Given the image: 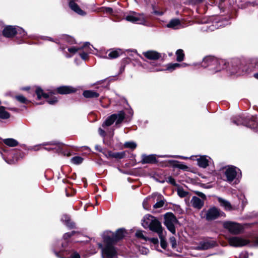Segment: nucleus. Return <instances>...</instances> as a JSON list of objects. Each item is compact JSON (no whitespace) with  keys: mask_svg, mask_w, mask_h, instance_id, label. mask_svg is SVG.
Returning <instances> with one entry per match:
<instances>
[{"mask_svg":"<svg viewBox=\"0 0 258 258\" xmlns=\"http://www.w3.org/2000/svg\"><path fill=\"white\" fill-rule=\"evenodd\" d=\"M3 142L7 146L10 147H14L18 145V141L12 138L4 139Z\"/></svg>","mask_w":258,"mask_h":258,"instance_id":"7c9ffc66","label":"nucleus"},{"mask_svg":"<svg viewBox=\"0 0 258 258\" xmlns=\"http://www.w3.org/2000/svg\"><path fill=\"white\" fill-rule=\"evenodd\" d=\"M216 245V242L213 240H208L200 242L198 249L205 250L214 247Z\"/></svg>","mask_w":258,"mask_h":258,"instance_id":"ddd939ff","label":"nucleus"},{"mask_svg":"<svg viewBox=\"0 0 258 258\" xmlns=\"http://www.w3.org/2000/svg\"><path fill=\"white\" fill-rule=\"evenodd\" d=\"M228 241L230 245L234 247H241L248 244L249 241L242 237L232 236L228 238Z\"/></svg>","mask_w":258,"mask_h":258,"instance_id":"9d476101","label":"nucleus"},{"mask_svg":"<svg viewBox=\"0 0 258 258\" xmlns=\"http://www.w3.org/2000/svg\"><path fill=\"white\" fill-rule=\"evenodd\" d=\"M135 236L141 240L145 241H147L149 240V238L147 235V233L145 231L141 230H138L135 233Z\"/></svg>","mask_w":258,"mask_h":258,"instance_id":"b1692460","label":"nucleus"},{"mask_svg":"<svg viewBox=\"0 0 258 258\" xmlns=\"http://www.w3.org/2000/svg\"><path fill=\"white\" fill-rule=\"evenodd\" d=\"M171 162L173 163V166L179 169L186 170L188 168V167L186 165L178 161H172Z\"/></svg>","mask_w":258,"mask_h":258,"instance_id":"c9c22d12","label":"nucleus"},{"mask_svg":"<svg viewBox=\"0 0 258 258\" xmlns=\"http://www.w3.org/2000/svg\"><path fill=\"white\" fill-rule=\"evenodd\" d=\"M115 115L112 114L109 116L103 123L102 127L105 128L106 126H109L113 124L115 121L114 117H115Z\"/></svg>","mask_w":258,"mask_h":258,"instance_id":"2f4dec72","label":"nucleus"},{"mask_svg":"<svg viewBox=\"0 0 258 258\" xmlns=\"http://www.w3.org/2000/svg\"><path fill=\"white\" fill-rule=\"evenodd\" d=\"M144 55L151 60H156L160 58V55L156 51L150 50L143 53Z\"/></svg>","mask_w":258,"mask_h":258,"instance_id":"4be33fe9","label":"nucleus"},{"mask_svg":"<svg viewBox=\"0 0 258 258\" xmlns=\"http://www.w3.org/2000/svg\"><path fill=\"white\" fill-rule=\"evenodd\" d=\"M48 145H51L53 147L50 148H47L45 147L44 148V149H45L47 151H50L51 150H53L56 152L59 153L61 152V145L56 142H45L40 145H37L33 147H30L29 148V150H34V151H38L40 149L41 146H45Z\"/></svg>","mask_w":258,"mask_h":258,"instance_id":"0eeeda50","label":"nucleus"},{"mask_svg":"<svg viewBox=\"0 0 258 258\" xmlns=\"http://www.w3.org/2000/svg\"><path fill=\"white\" fill-rule=\"evenodd\" d=\"M81 48L79 47H72L68 48V51L72 54H74L76 53L78 50H80Z\"/></svg>","mask_w":258,"mask_h":258,"instance_id":"de8ad7c7","label":"nucleus"},{"mask_svg":"<svg viewBox=\"0 0 258 258\" xmlns=\"http://www.w3.org/2000/svg\"><path fill=\"white\" fill-rule=\"evenodd\" d=\"M239 200L241 201L242 206L244 207L247 204V200L245 199L244 195H240L239 197Z\"/></svg>","mask_w":258,"mask_h":258,"instance_id":"603ef678","label":"nucleus"},{"mask_svg":"<svg viewBox=\"0 0 258 258\" xmlns=\"http://www.w3.org/2000/svg\"><path fill=\"white\" fill-rule=\"evenodd\" d=\"M220 26V25H219L218 24V23H217V24H216L215 25H212L210 26L208 29H209V30H210V31H214L215 29L218 28L219 26Z\"/></svg>","mask_w":258,"mask_h":258,"instance_id":"4d7b16f0","label":"nucleus"},{"mask_svg":"<svg viewBox=\"0 0 258 258\" xmlns=\"http://www.w3.org/2000/svg\"><path fill=\"white\" fill-rule=\"evenodd\" d=\"M125 155V153L124 152H113V158L120 159L123 158Z\"/></svg>","mask_w":258,"mask_h":258,"instance_id":"ea45409f","label":"nucleus"},{"mask_svg":"<svg viewBox=\"0 0 258 258\" xmlns=\"http://www.w3.org/2000/svg\"><path fill=\"white\" fill-rule=\"evenodd\" d=\"M152 198L155 199L157 198V203L153 206L155 209L160 208L163 206L164 204V200L161 194L155 193L152 195Z\"/></svg>","mask_w":258,"mask_h":258,"instance_id":"aec40b11","label":"nucleus"},{"mask_svg":"<svg viewBox=\"0 0 258 258\" xmlns=\"http://www.w3.org/2000/svg\"><path fill=\"white\" fill-rule=\"evenodd\" d=\"M55 255L59 258H80V254L76 252H73L70 257H68L66 255V253L61 250L60 251L57 252L56 250L54 251Z\"/></svg>","mask_w":258,"mask_h":258,"instance_id":"412c9836","label":"nucleus"},{"mask_svg":"<svg viewBox=\"0 0 258 258\" xmlns=\"http://www.w3.org/2000/svg\"><path fill=\"white\" fill-rule=\"evenodd\" d=\"M83 96L87 98H97L99 97V93L93 90H86L83 92Z\"/></svg>","mask_w":258,"mask_h":258,"instance_id":"c85d7f7f","label":"nucleus"},{"mask_svg":"<svg viewBox=\"0 0 258 258\" xmlns=\"http://www.w3.org/2000/svg\"><path fill=\"white\" fill-rule=\"evenodd\" d=\"M83 161V158L80 156H75L71 159V162L74 164H80Z\"/></svg>","mask_w":258,"mask_h":258,"instance_id":"a19ab883","label":"nucleus"},{"mask_svg":"<svg viewBox=\"0 0 258 258\" xmlns=\"http://www.w3.org/2000/svg\"><path fill=\"white\" fill-rule=\"evenodd\" d=\"M139 251L141 254H147L149 252V250L148 248L142 246L139 247Z\"/></svg>","mask_w":258,"mask_h":258,"instance_id":"09e8293b","label":"nucleus"},{"mask_svg":"<svg viewBox=\"0 0 258 258\" xmlns=\"http://www.w3.org/2000/svg\"><path fill=\"white\" fill-rule=\"evenodd\" d=\"M159 157L165 158V157H174V158H179L181 159H187V157L181 156H170V155H158Z\"/></svg>","mask_w":258,"mask_h":258,"instance_id":"3c124183","label":"nucleus"},{"mask_svg":"<svg viewBox=\"0 0 258 258\" xmlns=\"http://www.w3.org/2000/svg\"><path fill=\"white\" fill-rule=\"evenodd\" d=\"M36 94L37 96V98L40 99L42 97L47 98L49 97V95L43 92V90L39 87H38L36 91Z\"/></svg>","mask_w":258,"mask_h":258,"instance_id":"473e14b6","label":"nucleus"},{"mask_svg":"<svg viewBox=\"0 0 258 258\" xmlns=\"http://www.w3.org/2000/svg\"><path fill=\"white\" fill-rule=\"evenodd\" d=\"M142 225L145 228H149L151 231L159 234L162 229L161 223L151 215H146L142 221Z\"/></svg>","mask_w":258,"mask_h":258,"instance_id":"20e7f679","label":"nucleus"},{"mask_svg":"<svg viewBox=\"0 0 258 258\" xmlns=\"http://www.w3.org/2000/svg\"><path fill=\"white\" fill-rule=\"evenodd\" d=\"M229 70L232 74L237 75H242L244 73L243 70V65L240 61L237 59H234L231 62L230 67L228 64Z\"/></svg>","mask_w":258,"mask_h":258,"instance_id":"1a4fd4ad","label":"nucleus"},{"mask_svg":"<svg viewBox=\"0 0 258 258\" xmlns=\"http://www.w3.org/2000/svg\"><path fill=\"white\" fill-rule=\"evenodd\" d=\"M15 98L20 102L22 103H27L28 100L23 95H17L15 97Z\"/></svg>","mask_w":258,"mask_h":258,"instance_id":"a18cd8bd","label":"nucleus"},{"mask_svg":"<svg viewBox=\"0 0 258 258\" xmlns=\"http://www.w3.org/2000/svg\"><path fill=\"white\" fill-rule=\"evenodd\" d=\"M218 200L220 205L223 207L225 210L229 211L233 210L232 206L228 201L221 198H219Z\"/></svg>","mask_w":258,"mask_h":258,"instance_id":"393cba45","label":"nucleus"},{"mask_svg":"<svg viewBox=\"0 0 258 258\" xmlns=\"http://www.w3.org/2000/svg\"><path fill=\"white\" fill-rule=\"evenodd\" d=\"M148 241H150L152 243H153L155 244L158 243V239L157 238H149V240H148Z\"/></svg>","mask_w":258,"mask_h":258,"instance_id":"bf43d9fd","label":"nucleus"},{"mask_svg":"<svg viewBox=\"0 0 258 258\" xmlns=\"http://www.w3.org/2000/svg\"><path fill=\"white\" fill-rule=\"evenodd\" d=\"M204 200L200 199L197 197L194 196L190 201L192 207L198 210L201 209L204 206Z\"/></svg>","mask_w":258,"mask_h":258,"instance_id":"dca6fc26","label":"nucleus"},{"mask_svg":"<svg viewBox=\"0 0 258 258\" xmlns=\"http://www.w3.org/2000/svg\"><path fill=\"white\" fill-rule=\"evenodd\" d=\"M112 9L111 8H106L107 12L111 13V12H112Z\"/></svg>","mask_w":258,"mask_h":258,"instance_id":"0e129e2a","label":"nucleus"},{"mask_svg":"<svg viewBox=\"0 0 258 258\" xmlns=\"http://www.w3.org/2000/svg\"><path fill=\"white\" fill-rule=\"evenodd\" d=\"M202 66L208 68L211 73H215L227 67L225 60L213 56L205 57L202 61Z\"/></svg>","mask_w":258,"mask_h":258,"instance_id":"f03ea898","label":"nucleus"},{"mask_svg":"<svg viewBox=\"0 0 258 258\" xmlns=\"http://www.w3.org/2000/svg\"><path fill=\"white\" fill-rule=\"evenodd\" d=\"M113 115H116L114 119L116 125L122 122L125 117L124 112L122 111H120L117 113H114Z\"/></svg>","mask_w":258,"mask_h":258,"instance_id":"bb28decb","label":"nucleus"},{"mask_svg":"<svg viewBox=\"0 0 258 258\" xmlns=\"http://www.w3.org/2000/svg\"><path fill=\"white\" fill-rule=\"evenodd\" d=\"M95 148L96 150H97L100 152H102V150H101L100 147L99 146H96Z\"/></svg>","mask_w":258,"mask_h":258,"instance_id":"69168bd1","label":"nucleus"},{"mask_svg":"<svg viewBox=\"0 0 258 258\" xmlns=\"http://www.w3.org/2000/svg\"><path fill=\"white\" fill-rule=\"evenodd\" d=\"M160 239V245L162 248L165 249L167 247V242L166 240L164 239V236L163 234V229H161V233L159 234H158Z\"/></svg>","mask_w":258,"mask_h":258,"instance_id":"f704fd0d","label":"nucleus"},{"mask_svg":"<svg viewBox=\"0 0 258 258\" xmlns=\"http://www.w3.org/2000/svg\"><path fill=\"white\" fill-rule=\"evenodd\" d=\"M157 162L155 155H146L143 154L142 156L141 163L142 164H154Z\"/></svg>","mask_w":258,"mask_h":258,"instance_id":"2eb2a0df","label":"nucleus"},{"mask_svg":"<svg viewBox=\"0 0 258 258\" xmlns=\"http://www.w3.org/2000/svg\"><path fill=\"white\" fill-rule=\"evenodd\" d=\"M124 147L125 148L134 150L137 147V144L134 142H126L124 144Z\"/></svg>","mask_w":258,"mask_h":258,"instance_id":"58836bf2","label":"nucleus"},{"mask_svg":"<svg viewBox=\"0 0 258 258\" xmlns=\"http://www.w3.org/2000/svg\"><path fill=\"white\" fill-rule=\"evenodd\" d=\"M124 19L128 22L139 24L145 25L147 18L143 14L130 12L124 15Z\"/></svg>","mask_w":258,"mask_h":258,"instance_id":"423d86ee","label":"nucleus"},{"mask_svg":"<svg viewBox=\"0 0 258 258\" xmlns=\"http://www.w3.org/2000/svg\"><path fill=\"white\" fill-rule=\"evenodd\" d=\"M195 192L198 196H199L200 197H201L202 198V200H206V197L204 194H203V192H201L200 191H197Z\"/></svg>","mask_w":258,"mask_h":258,"instance_id":"6e6d98bb","label":"nucleus"},{"mask_svg":"<svg viewBox=\"0 0 258 258\" xmlns=\"http://www.w3.org/2000/svg\"><path fill=\"white\" fill-rule=\"evenodd\" d=\"M98 133L99 134V135L102 137H104L106 135V133H105V132L104 130H103L102 128H99L98 129Z\"/></svg>","mask_w":258,"mask_h":258,"instance_id":"13d9d810","label":"nucleus"},{"mask_svg":"<svg viewBox=\"0 0 258 258\" xmlns=\"http://www.w3.org/2000/svg\"><path fill=\"white\" fill-rule=\"evenodd\" d=\"M180 66V64L178 63H170L167 65L166 70L172 72L173 70H174L175 69H176L177 68H179Z\"/></svg>","mask_w":258,"mask_h":258,"instance_id":"79ce46f5","label":"nucleus"},{"mask_svg":"<svg viewBox=\"0 0 258 258\" xmlns=\"http://www.w3.org/2000/svg\"><path fill=\"white\" fill-rule=\"evenodd\" d=\"M223 172L224 174L223 180L229 183L232 182L235 184L238 183L242 176L241 170L238 168L232 165L224 167L223 168Z\"/></svg>","mask_w":258,"mask_h":258,"instance_id":"7ed1b4c3","label":"nucleus"},{"mask_svg":"<svg viewBox=\"0 0 258 258\" xmlns=\"http://www.w3.org/2000/svg\"><path fill=\"white\" fill-rule=\"evenodd\" d=\"M122 51L120 49L118 50H112L108 51V56H106V58L113 59L118 57L121 54Z\"/></svg>","mask_w":258,"mask_h":258,"instance_id":"cd10ccee","label":"nucleus"},{"mask_svg":"<svg viewBox=\"0 0 258 258\" xmlns=\"http://www.w3.org/2000/svg\"><path fill=\"white\" fill-rule=\"evenodd\" d=\"M16 33H17L16 27L11 26L6 27L3 31V36L7 38L13 37L16 35Z\"/></svg>","mask_w":258,"mask_h":258,"instance_id":"4468645a","label":"nucleus"},{"mask_svg":"<svg viewBox=\"0 0 258 258\" xmlns=\"http://www.w3.org/2000/svg\"><path fill=\"white\" fill-rule=\"evenodd\" d=\"M56 91L60 94H68L76 92V89L71 86H62L58 87Z\"/></svg>","mask_w":258,"mask_h":258,"instance_id":"f3484780","label":"nucleus"},{"mask_svg":"<svg viewBox=\"0 0 258 258\" xmlns=\"http://www.w3.org/2000/svg\"><path fill=\"white\" fill-rule=\"evenodd\" d=\"M75 233V232L74 231L71 232H68V233H65L64 235H63V238L64 239H67L69 238H70L71 236H72L73 235H74V234Z\"/></svg>","mask_w":258,"mask_h":258,"instance_id":"5fc2aeb1","label":"nucleus"},{"mask_svg":"<svg viewBox=\"0 0 258 258\" xmlns=\"http://www.w3.org/2000/svg\"><path fill=\"white\" fill-rule=\"evenodd\" d=\"M166 27L173 29H178L183 28L180 21L178 19H173L170 21L167 24Z\"/></svg>","mask_w":258,"mask_h":258,"instance_id":"a211bd4d","label":"nucleus"},{"mask_svg":"<svg viewBox=\"0 0 258 258\" xmlns=\"http://www.w3.org/2000/svg\"><path fill=\"white\" fill-rule=\"evenodd\" d=\"M176 60L178 61H181L183 60L184 57V54L183 51L182 49H178L176 52Z\"/></svg>","mask_w":258,"mask_h":258,"instance_id":"e433bc0d","label":"nucleus"},{"mask_svg":"<svg viewBox=\"0 0 258 258\" xmlns=\"http://www.w3.org/2000/svg\"><path fill=\"white\" fill-rule=\"evenodd\" d=\"M169 241L171 244V246L173 248H175L176 247V240L174 236H172L169 239Z\"/></svg>","mask_w":258,"mask_h":258,"instance_id":"49530a36","label":"nucleus"},{"mask_svg":"<svg viewBox=\"0 0 258 258\" xmlns=\"http://www.w3.org/2000/svg\"><path fill=\"white\" fill-rule=\"evenodd\" d=\"M180 64V67H185L187 66V64L185 63H181V64Z\"/></svg>","mask_w":258,"mask_h":258,"instance_id":"774afa93","label":"nucleus"},{"mask_svg":"<svg viewBox=\"0 0 258 258\" xmlns=\"http://www.w3.org/2000/svg\"><path fill=\"white\" fill-rule=\"evenodd\" d=\"M225 228L233 234H238L242 230V227L239 224L232 222H225L223 223Z\"/></svg>","mask_w":258,"mask_h":258,"instance_id":"9b49d317","label":"nucleus"},{"mask_svg":"<svg viewBox=\"0 0 258 258\" xmlns=\"http://www.w3.org/2000/svg\"><path fill=\"white\" fill-rule=\"evenodd\" d=\"M103 153L107 158H113V152L110 151H106L103 152Z\"/></svg>","mask_w":258,"mask_h":258,"instance_id":"8fccbe9b","label":"nucleus"},{"mask_svg":"<svg viewBox=\"0 0 258 258\" xmlns=\"http://www.w3.org/2000/svg\"><path fill=\"white\" fill-rule=\"evenodd\" d=\"M153 198H152V196L150 197H148L146 199H145L143 202V208L147 210H149L150 209V206L148 204V201L151 199H152Z\"/></svg>","mask_w":258,"mask_h":258,"instance_id":"37998d69","label":"nucleus"},{"mask_svg":"<svg viewBox=\"0 0 258 258\" xmlns=\"http://www.w3.org/2000/svg\"><path fill=\"white\" fill-rule=\"evenodd\" d=\"M168 181L171 183L172 184H173L174 185L175 184V181L174 180V179L171 177H169L168 178Z\"/></svg>","mask_w":258,"mask_h":258,"instance_id":"680f3d73","label":"nucleus"},{"mask_svg":"<svg viewBox=\"0 0 258 258\" xmlns=\"http://www.w3.org/2000/svg\"><path fill=\"white\" fill-rule=\"evenodd\" d=\"M61 220L68 227L73 228L75 227V223L71 221L70 218L67 215H64L62 216Z\"/></svg>","mask_w":258,"mask_h":258,"instance_id":"a878e982","label":"nucleus"},{"mask_svg":"<svg viewBox=\"0 0 258 258\" xmlns=\"http://www.w3.org/2000/svg\"><path fill=\"white\" fill-rule=\"evenodd\" d=\"M210 159H211L208 156H200L197 160V162H198V165L200 167L205 168L209 165V163Z\"/></svg>","mask_w":258,"mask_h":258,"instance_id":"6ab92c4d","label":"nucleus"},{"mask_svg":"<svg viewBox=\"0 0 258 258\" xmlns=\"http://www.w3.org/2000/svg\"><path fill=\"white\" fill-rule=\"evenodd\" d=\"M124 236V230L122 229H118L115 234L111 232L103 233V244H98V246L101 249L102 258H117V252L113 244Z\"/></svg>","mask_w":258,"mask_h":258,"instance_id":"f257e3e1","label":"nucleus"},{"mask_svg":"<svg viewBox=\"0 0 258 258\" xmlns=\"http://www.w3.org/2000/svg\"><path fill=\"white\" fill-rule=\"evenodd\" d=\"M69 7L73 11L80 15L83 16L85 14V12L73 1H71L69 3Z\"/></svg>","mask_w":258,"mask_h":258,"instance_id":"5701e85b","label":"nucleus"},{"mask_svg":"<svg viewBox=\"0 0 258 258\" xmlns=\"http://www.w3.org/2000/svg\"><path fill=\"white\" fill-rule=\"evenodd\" d=\"M177 194L178 195L181 197L183 198L187 196L188 192L185 191L183 188H178L177 189Z\"/></svg>","mask_w":258,"mask_h":258,"instance_id":"c03bdc74","label":"nucleus"},{"mask_svg":"<svg viewBox=\"0 0 258 258\" xmlns=\"http://www.w3.org/2000/svg\"><path fill=\"white\" fill-rule=\"evenodd\" d=\"M10 114L6 111L5 108L3 106H0V118L2 119H7L10 117Z\"/></svg>","mask_w":258,"mask_h":258,"instance_id":"72a5a7b5","label":"nucleus"},{"mask_svg":"<svg viewBox=\"0 0 258 258\" xmlns=\"http://www.w3.org/2000/svg\"><path fill=\"white\" fill-rule=\"evenodd\" d=\"M88 44H89V43L86 42L85 45H84L83 47L81 48V49H84L85 51L87 52H83L80 53V56L81 58L84 60H86L88 58V53L87 52H91V48L88 46Z\"/></svg>","mask_w":258,"mask_h":258,"instance_id":"c756f323","label":"nucleus"},{"mask_svg":"<svg viewBox=\"0 0 258 258\" xmlns=\"http://www.w3.org/2000/svg\"><path fill=\"white\" fill-rule=\"evenodd\" d=\"M165 225L167 229L173 234L175 233V224L177 222L175 216L171 213L165 215Z\"/></svg>","mask_w":258,"mask_h":258,"instance_id":"6e6552de","label":"nucleus"},{"mask_svg":"<svg viewBox=\"0 0 258 258\" xmlns=\"http://www.w3.org/2000/svg\"><path fill=\"white\" fill-rule=\"evenodd\" d=\"M64 39L69 43H73V39L72 38H71V37H68V36H65L64 37Z\"/></svg>","mask_w":258,"mask_h":258,"instance_id":"052dcab7","label":"nucleus"},{"mask_svg":"<svg viewBox=\"0 0 258 258\" xmlns=\"http://www.w3.org/2000/svg\"><path fill=\"white\" fill-rule=\"evenodd\" d=\"M17 33L16 35L17 37H24L26 36V32L21 28L17 27H16Z\"/></svg>","mask_w":258,"mask_h":258,"instance_id":"4c0bfd02","label":"nucleus"},{"mask_svg":"<svg viewBox=\"0 0 258 258\" xmlns=\"http://www.w3.org/2000/svg\"><path fill=\"white\" fill-rule=\"evenodd\" d=\"M233 122L237 125L242 124L253 129L256 132H258V120H256V118L255 117L247 119H244L243 118L239 117L236 120H234Z\"/></svg>","mask_w":258,"mask_h":258,"instance_id":"39448f33","label":"nucleus"},{"mask_svg":"<svg viewBox=\"0 0 258 258\" xmlns=\"http://www.w3.org/2000/svg\"><path fill=\"white\" fill-rule=\"evenodd\" d=\"M6 161L8 163V164H14L16 163V162L17 161V160H6Z\"/></svg>","mask_w":258,"mask_h":258,"instance_id":"e2e57ef3","label":"nucleus"},{"mask_svg":"<svg viewBox=\"0 0 258 258\" xmlns=\"http://www.w3.org/2000/svg\"><path fill=\"white\" fill-rule=\"evenodd\" d=\"M254 242L255 243V244L258 245V236L255 237V238L254 239Z\"/></svg>","mask_w":258,"mask_h":258,"instance_id":"338daca9","label":"nucleus"},{"mask_svg":"<svg viewBox=\"0 0 258 258\" xmlns=\"http://www.w3.org/2000/svg\"><path fill=\"white\" fill-rule=\"evenodd\" d=\"M47 102L49 104L53 105L57 102V99L55 97H54L52 98L49 99L47 100Z\"/></svg>","mask_w":258,"mask_h":258,"instance_id":"864d4df0","label":"nucleus"},{"mask_svg":"<svg viewBox=\"0 0 258 258\" xmlns=\"http://www.w3.org/2000/svg\"><path fill=\"white\" fill-rule=\"evenodd\" d=\"M220 215L219 210L214 207L207 211L206 217L208 220H213L217 218Z\"/></svg>","mask_w":258,"mask_h":258,"instance_id":"f8f14e48","label":"nucleus"}]
</instances>
